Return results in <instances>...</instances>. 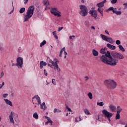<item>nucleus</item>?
I'll return each mask as SVG.
<instances>
[{"label": "nucleus", "mask_w": 127, "mask_h": 127, "mask_svg": "<svg viewBox=\"0 0 127 127\" xmlns=\"http://www.w3.org/2000/svg\"><path fill=\"white\" fill-rule=\"evenodd\" d=\"M14 117H17V114L13 112H11L10 115L9 116V121L11 124H14V121L13 120Z\"/></svg>", "instance_id": "11"}, {"label": "nucleus", "mask_w": 127, "mask_h": 127, "mask_svg": "<svg viewBox=\"0 0 127 127\" xmlns=\"http://www.w3.org/2000/svg\"><path fill=\"white\" fill-rule=\"evenodd\" d=\"M25 1L24 2L25 4H26V3H27V2H28V0H25Z\"/></svg>", "instance_id": "63"}, {"label": "nucleus", "mask_w": 127, "mask_h": 127, "mask_svg": "<svg viewBox=\"0 0 127 127\" xmlns=\"http://www.w3.org/2000/svg\"><path fill=\"white\" fill-rule=\"evenodd\" d=\"M84 113L86 115H90V112H89V111L87 109H84Z\"/></svg>", "instance_id": "38"}, {"label": "nucleus", "mask_w": 127, "mask_h": 127, "mask_svg": "<svg viewBox=\"0 0 127 127\" xmlns=\"http://www.w3.org/2000/svg\"><path fill=\"white\" fill-rule=\"evenodd\" d=\"M8 96V94L6 93V94L3 95V97L6 98V97H7Z\"/></svg>", "instance_id": "47"}, {"label": "nucleus", "mask_w": 127, "mask_h": 127, "mask_svg": "<svg viewBox=\"0 0 127 127\" xmlns=\"http://www.w3.org/2000/svg\"><path fill=\"white\" fill-rule=\"evenodd\" d=\"M43 3L44 5H48L49 4V1H48V0H43Z\"/></svg>", "instance_id": "28"}, {"label": "nucleus", "mask_w": 127, "mask_h": 127, "mask_svg": "<svg viewBox=\"0 0 127 127\" xmlns=\"http://www.w3.org/2000/svg\"><path fill=\"white\" fill-rule=\"evenodd\" d=\"M63 28H64V27H59V29H58V31H61V30H62V29H63Z\"/></svg>", "instance_id": "50"}, {"label": "nucleus", "mask_w": 127, "mask_h": 127, "mask_svg": "<svg viewBox=\"0 0 127 127\" xmlns=\"http://www.w3.org/2000/svg\"><path fill=\"white\" fill-rule=\"evenodd\" d=\"M33 117L35 119V120H38V114H37V113L35 112L33 114Z\"/></svg>", "instance_id": "30"}, {"label": "nucleus", "mask_w": 127, "mask_h": 127, "mask_svg": "<svg viewBox=\"0 0 127 127\" xmlns=\"http://www.w3.org/2000/svg\"><path fill=\"white\" fill-rule=\"evenodd\" d=\"M108 10H112V11L113 12L115 10H114V8L113 7H111L108 9Z\"/></svg>", "instance_id": "48"}, {"label": "nucleus", "mask_w": 127, "mask_h": 127, "mask_svg": "<svg viewBox=\"0 0 127 127\" xmlns=\"http://www.w3.org/2000/svg\"><path fill=\"white\" fill-rule=\"evenodd\" d=\"M12 4L13 7V9L10 12L9 14H11V13H12V12H13L14 10V7H13V2H12Z\"/></svg>", "instance_id": "41"}, {"label": "nucleus", "mask_w": 127, "mask_h": 127, "mask_svg": "<svg viewBox=\"0 0 127 127\" xmlns=\"http://www.w3.org/2000/svg\"><path fill=\"white\" fill-rule=\"evenodd\" d=\"M44 73L45 76H47V75H48V73H47V71H46V69L44 70Z\"/></svg>", "instance_id": "45"}, {"label": "nucleus", "mask_w": 127, "mask_h": 127, "mask_svg": "<svg viewBox=\"0 0 127 127\" xmlns=\"http://www.w3.org/2000/svg\"><path fill=\"white\" fill-rule=\"evenodd\" d=\"M123 111V109L121 108V106H118L117 107V113L121 114V112Z\"/></svg>", "instance_id": "26"}, {"label": "nucleus", "mask_w": 127, "mask_h": 127, "mask_svg": "<svg viewBox=\"0 0 127 127\" xmlns=\"http://www.w3.org/2000/svg\"><path fill=\"white\" fill-rule=\"evenodd\" d=\"M118 47H119L120 50H121V51H122V52H125V51H126V50L125 49V48H124V47H123L122 45H119L118 46Z\"/></svg>", "instance_id": "24"}, {"label": "nucleus", "mask_w": 127, "mask_h": 127, "mask_svg": "<svg viewBox=\"0 0 127 127\" xmlns=\"http://www.w3.org/2000/svg\"><path fill=\"white\" fill-rule=\"evenodd\" d=\"M119 60H117L116 58H113V57L110 59H108L107 61L105 60H103V63H104V64H107L110 66H116Z\"/></svg>", "instance_id": "4"}, {"label": "nucleus", "mask_w": 127, "mask_h": 127, "mask_svg": "<svg viewBox=\"0 0 127 127\" xmlns=\"http://www.w3.org/2000/svg\"><path fill=\"white\" fill-rule=\"evenodd\" d=\"M112 56L113 58H115V59H117V60H121L125 58V57H124V55L121 53H117V52L113 53Z\"/></svg>", "instance_id": "7"}, {"label": "nucleus", "mask_w": 127, "mask_h": 127, "mask_svg": "<svg viewBox=\"0 0 127 127\" xmlns=\"http://www.w3.org/2000/svg\"><path fill=\"white\" fill-rule=\"evenodd\" d=\"M102 114L105 118H108L109 122H111V118L113 117V114L112 113L107 111V110L104 109L102 110Z\"/></svg>", "instance_id": "8"}, {"label": "nucleus", "mask_w": 127, "mask_h": 127, "mask_svg": "<svg viewBox=\"0 0 127 127\" xmlns=\"http://www.w3.org/2000/svg\"><path fill=\"white\" fill-rule=\"evenodd\" d=\"M116 44L117 45H120V44H121V41H120L119 40H117L116 41Z\"/></svg>", "instance_id": "40"}, {"label": "nucleus", "mask_w": 127, "mask_h": 127, "mask_svg": "<svg viewBox=\"0 0 127 127\" xmlns=\"http://www.w3.org/2000/svg\"><path fill=\"white\" fill-rule=\"evenodd\" d=\"M65 47H64L60 51V54H62V53H63V51H65Z\"/></svg>", "instance_id": "43"}, {"label": "nucleus", "mask_w": 127, "mask_h": 127, "mask_svg": "<svg viewBox=\"0 0 127 127\" xmlns=\"http://www.w3.org/2000/svg\"><path fill=\"white\" fill-rule=\"evenodd\" d=\"M91 29H93V30H95L96 29V28H95V27H94V26H91Z\"/></svg>", "instance_id": "60"}, {"label": "nucleus", "mask_w": 127, "mask_h": 127, "mask_svg": "<svg viewBox=\"0 0 127 127\" xmlns=\"http://www.w3.org/2000/svg\"><path fill=\"white\" fill-rule=\"evenodd\" d=\"M89 13L92 17L94 18V19H98L97 18V16H98V12H97V10H91L89 11Z\"/></svg>", "instance_id": "10"}, {"label": "nucleus", "mask_w": 127, "mask_h": 127, "mask_svg": "<svg viewBox=\"0 0 127 127\" xmlns=\"http://www.w3.org/2000/svg\"><path fill=\"white\" fill-rule=\"evenodd\" d=\"M121 119V115H120V113H117L116 116V120H120Z\"/></svg>", "instance_id": "32"}, {"label": "nucleus", "mask_w": 127, "mask_h": 127, "mask_svg": "<svg viewBox=\"0 0 127 127\" xmlns=\"http://www.w3.org/2000/svg\"><path fill=\"white\" fill-rule=\"evenodd\" d=\"M62 111H61V110H58L57 108H55L54 110V113H61Z\"/></svg>", "instance_id": "33"}, {"label": "nucleus", "mask_w": 127, "mask_h": 127, "mask_svg": "<svg viewBox=\"0 0 127 127\" xmlns=\"http://www.w3.org/2000/svg\"><path fill=\"white\" fill-rule=\"evenodd\" d=\"M104 9H103V8H98L97 9V11H98V12H100V13H101L102 16H104V12H103Z\"/></svg>", "instance_id": "22"}, {"label": "nucleus", "mask_w": 127, "mask_h": 127, "mask_svg": "<svg viewBox=\"0 0 127 127\" xmlns=\"http://www.w3.org/2000/svg\"><path fill=\"white\" fill-rule=\"evenodd\" d=\"M87 96L88 98L90 99V100H92L93 99V94L91 92H89L87 94Z\"/></svg>", "instance_id": "29"}, {"label": "nucleus", "mask_w": 127, "mask_h": 127, "mask_svg": "<svg viewBox=\"0 0 127 127\" xmlns=\"http://www.w3.org/2000/svg\"><path fill=\"white\" fill-rule=\"evenodd\" d=\"M80 9L81 10L79 11V13L82 16H86L88 15V8L87 6L84 5H79Z\"/></svg>", "instance_id": "5"}, {"label": "nucleus", "mask_w": 127, "mask_h": 127, "mask_svg": "<svg viewBox=\"0 0 127 127\" xmlns=\"http://www.w3.org/2000/svg\"><path fill=\"white\" fill-rule=\"evenodd\" d=\"M107 46L109 49L111 50H115L116 49V46H114L113 45H111V44H107Z\"/></svg>", "instance_id": "17"}, {"label": "nucleus", "mask_w": 127, "mask_h": 127, "mask_svg": "<svg viewBox=\"0 0 127 127\" xmlns=\"http://www.w3.org/2000/svg\"><path fill=\"white\" fill-rule=\"evenodd\" d=\"M51 12L52 14H54V15H55L56 16H58V17H60L61 16V15L59 12H57V8H54L51 9Z\"/></svg>", "instance_id": "13"}, {"label": "nucleus", "mask_w": 127, "mask_h": 127, "mask_svg": "<svg viewBox=\"0 0 127 127\" xmlns=\"http://www.w3.org/2000/svg\"><path fill=\"white\" fill-rule=\"evenodd\" d=\"M18 52H22V49L20 47L18 48Z\"/></svg>", "instance_id": "46"}, {"label": "nucleus", "mask_w": 127, "mask_h": 127, "mask_svg": "<svg viewBox=\"0 0 127 127\" xmlns=\"http://www.w3.org/2000/svg\"><path fill=\"white\" fill-rule=\"evenodd\" d=\"M72 37H73V38H75V35L69 36V39H72Z\"/></svg>", "instance_id": "55"}, {"label": "nucleus", "mask_w": 127, "mask_h": 127, "mask_svg": "<svg viewBox=\"0 0 127 127\" xmlns=\"http://www.w3.org/2000/svg\"><path fill=\"white\" fill-rule=\"evenodd\" d=\"M4 85V82H3L1 85H0V89H1L2 88V86H3Z\"/></svg>", "instance_id": "53"}, {"label": "nucleus", "mask_w": 127, "mask_h": 127, "mask_svg": "<svg viewBox=\"0 0 127 127\" xmlns=\"http://www.w3.org/2000/svg\"><path fill=\"white\" fill-rule=\"evenodd\" d=\"M81 2L84 3L87 1V0H81Z\"/></svg>", "instance_id": "58"}, {"label": "nucleus", "mask_w": 127, "mask_h": 127, "mask_svg": "<svg viewBox=\"0 0 127 127\" xmlns=\"http://www.w3.org/2000/svg\"><path fill=\"white\" fill-rule=\"evenodd\" d=\"M32 102L33 104H35L36 105H38V106L40 105L41 109L42 110H46L47 109L45 105V102H43V103L41 104V100L38 95H35L32 98Z\"/></svg>", "instance_id": "2"}, {"label": "nucleus", "mask_w": 127, "mask_h": 127, "mask_svg": "<svg viewBox=\"0 0 127 127\" xmlns=\"http://www.w3.org/2000/svg\"><path fill=\"white\" fill-rule=\"evenodd\" d=\"M64 55H65V56L67 55V52H66V51H65V50H64Z\"/></svg>", "instance_id": "64"}, {"label": "nucleus", "mask_w": 127, "mask_h": 127, "mask_svg": "<svg viewBox=\"0 0 127 127\" xmlns=\"http://www.w3.org/2000/svg\"><path fill=\"white\" fill-rule=\"evenodd\" d=\"M107 2V0H104L103 1L97 3L96 5L98 6L99 8L103 7H104V3H106Z\"/></svg>", "instance_id": "16"}, {"label": "nucleus", "mask_w": 127, "mask_h": 127, "mask_svg": "<svg viewBox=\"0 0 127 127\" xmlns=\"http://www.w3.org/2000/svg\"><path fill=\"white\" fill-rule=\"evenodd\" d=\"M113 57L111 55V53L109 51H107V53L105 54V55H102L101 58L100 60L102 61V62L104 63L103 60H106V61L110 59V58H112Z\"/></svg>", "instance_id": "6"}, {"label": "nucleus", "mask_w": 127, "mask_h": 127, "mask_svg": "<svg viewBox=\"0 0 127 127\" xmlns=\"http://www.w3.org/2000/svg\"><path fill=\"white\" fill-rule=\"evenodd\" d=\"M103 49L104 50V51H105L106 53H107V51H107V49H107V48H104Z\"/></svg>", "instance_id": "62"}, {"label": "nucleus", "mask_w": 127, "mask_h": 127, "mask_svg": "<svg viewBox=\"0 0 127 127\" xmlns=\"http://www.w3.org/2000/svg\"><path fill=\"white\" fill-rule=\"evenodd\" d=\"M47 64L45 62L41 61L40 63V69H43L44 66H46Z\"/></svg>", "instance_id": "18"}, {"label": "nucleus", "mask_w": 127, "mask_h": 127, "mask_svg": "<svg viewBox=\"0 0 127 127\" xmlns=\"http://www.w3.org/2000/svg\"><path fill=\"white\" fill-rule=\"evenodd\" d=\"M24 11H25V8L24 7H22L19 10L20 13H23Z\"/></svg>", "instance_id": "31"}, {"label": "nucleus", "mask_w": 127, "mask_h": 127, "mask_svg": "<svg viewBox=\"0 0 127 127\" xmlns=\"http://www.w3.org/2000/svg\"><path fill=\"white\" fill-rule=\"evenodd\" d=\"M34 9H35L34 5H31L29 7L27 10L26 14L24 16V22L28 21V19L32 17V15H33V13H34Z\"/></svg>", "instance_id": "1"}, {"label": "nucleus", "mask_w": 127, "mask_h": 127, "mask_svg": "<svg viewBox=\"0 0 127 127\" xmlns=\"http://www.w3.org/2000/svg\"><path fill=\"white\" fill-rule=\"evenodd\" d=\"M66 109H67L68 112H71V109H70V108H68V106H66Z\"/></svg>", "instance_id": "52"}, {"label": "nucleus", "mask_w": 127, "mask_h": 127, "mask_svg": "<svg viewBox=\"0 0 127 127\" xmlns=\"http://www.w3.org/2000/svg\"><path fill=\"white\" fill-rule=\"evenodd\" d=\"M107 42H109L111 44H113L114 42H115V40H113L112 38L108 37L107 40H106Z\"/></svg>", "instance_id": "20"}, {"label": "nucleus", "mask_w": 127, "mask_h": 127, "mask_svg": "<svg viewBox=\"0 0 127 127\" xmlns=\"http://www.w3.org/2000/svg\"><path fill=\"white\" fill-rule=\"evenodd\" d=\"M57 34V32L56 31H55L53 32V35H54V36L55 35H56Z\"/></svg>", "instance_id": "51"}, {"label": "nucleus", "mask_w": 127, "mask_h": 127, "mask_svg": "<svg viewBox=\"0 0 127 127\" xmlns=\"http://www.w3.org/2000/svg\"><path fill=\"white\" fill-rule=\"evenodd\" d=\"M54 36V37H55L56 39H58V36H57V34L56 35H55V36Z\"/></svg>", "instance_id": "61"}, {"label": "nucleus", "mask_w": 127, "mask_h": 127, "mask_svg": "<svg viewBox=\"0 0 127 127\" xmlns=\"http://www.w3.org/2000/svg\"><path fill=\"white\" fill-rule=\"evenodd\" d=\"M100 53L101 54H105V53H106L104 49H101L100 50Z\"/></svg>", "instance_id": "37"}, {"label": "nucleus", "mask_w": 127, "mask_h": 127, "mask_svg": "<svg viewBox=\"0 0 127 127\" xmlns=\"http://www.w3.org/2000/svg\"><path fill=\"white\" fill-rule=\"evenodd\" d=\"M97 106H100V107H103V106H104V102H97Z\"/></svg>", "instance_id": "35"}, {"label": "nucleus", "mask_w": 127, "mask_h": 127, "mask_svg": "<svg viewBox=\"0 0 127 127\" xmlns=\"http://www.w3.org/2000/svg\"><path fill=\"white\" fill-rule=\"evenodd\" d=\"M48 65L49 66V67H50L51 68H52V66H53V64H48Z\"/></svg>", "instance_id": "57"}, {"label": "nucleus", "mask_w": 127, "mask_h": 127, "mask_svg": "<svg viewBox=\"0 0 127 127\" xmlns=\"http://www.w3.org/2000/svg\"><path fill=\"white\" fill-rule=\"evenodd\" d=\"M17 63L15 65L18 67V68H21L23 65V59L22 58L18 57L16 60Z\"/></svg>", "instance_id": "9"}, {"label": "nucleus", "mask_w": 127, "mask_h": 127, "mask_svg": "<svg viewBox=\"0 0 127 127\" xmlns=\"http://www.w3.org/2000/svg\"><path fill=\"white\" fill-rule=\"evenodd\" d=\"M117 1H118V0H111V3H117Z\"/></svg>", "instance_id": "42"}, {"label": "nucleus", "mask_w": 127, "mask_h": 127, "mask_svg": "<svg viewBox=\"0 0 127 127\" xmlns=\"http://www.w3.org/2000/svg\"><path fill=\"white\" fill-rule=\"evenodd\" d=\"M104 84L108 89L110 90H114L117 88L118 83L113 79H108L104 81Z\"/></svg>", "instance_id": "3"}, {"label": "nucleus", "mask_w": 127, "mask_h": 127, "mask_svg": "<svg viewBox=\"0 0 127 127\" xmlns=\"http://www.w3.org/2000/svg\"><path fill=\"white\" fill-rule=\"evenodd\" d=\"M4 101L7 105H8L10 107H12V102H11L10 100H9L8 99H4Z\"/></svg>", "instance_id": "19"}, {"label": "nucleus", "mask_w": 127, "mask_h": 127, "mask_svg": "<svg viewBox=\"0 0 127 127\" xmlns=\"http://www.w3.org/2000/svg\"><path fill=\"white\" fill-rule=\"evenodd\" d=\"M113 13H116L117 15H120V14H122V11L113 10Z\"/></svg>", "instance_id": "27"}, {"label": "nucleus", "mask_w": 127, "mask_h": 127, "mask_svg": "<svg viewBox=\"0 0 127 127\" xmlns=\"http://www.w3.org/2000/svg\"><path fill=\"white\" fill-rule=\"evenodd\" d=\"M119 124L120 125H122L123 126H125V125H126V124L125 123V122L122 121H119Z\"/></svg>", "instance_id": "39"}, {"label": "nucleus", "mask_w": 127, "mask_h": 127, "mask_svg": "<svg viewBox=\"0 0 127 127\" xmlns=\"http://www.w3.org/2000/svg\"><path fill=\"white\" fill-rule=\"evenodd\" d=\"M92 54H93V56L97 57V56H98V55H99V52H98V51H97L96 50L93 49L92 50Z\"/></svg>", "instance_id": "21"}, {"label": "nucleus", "mask_w": 127, "mask_h": 127, "mask_svg": "<svg viewBox=\"0 0 127 127\" xmlns=\"http://www.w3.org/2000/svg\"><path fill=\"white\" fill-rule=\"evenodd\" d=\"M81 121V116H79V117H77L75 118V122L76 123H78V122H80Z\"/></svg>", "instance_id": "36"}, {"label": "nucleus", "mask_w": 127, "mask_h": 127, "mask_svg": "<svg viewBox=\"0 0 127 127\" xmlns=\"http://www.w3.org/2000/svg\"><path fill=\"white\" fill-rule=\"evenodd\" d=\"M105 33H107V34L110 35V33H109V32L107 30H105Z\"/></svg>", "instance_id": "59"}, {"label": "nucleus", "mask_w": 127, "mask_h": 127, "mask_svg": "<svg viewBox=\"0 0 127 127\" xmlns=\"http://www.w3.org/2000/svg\"><path fill=\"white\" fill-rule=\"evenodd\" d=\"M47 61H48V62H49V63H51V64H52L53 65H54L55 64V62H54L53 61H52V60L50 59V58H48Z\"/></svg>", "instance_id": "25"}, {"label": "nucleus", "mask_w": 127, "mask_h": 127, "mask_svg": "<svg viewBox=\"0 0 127 127\" xmlns=\"http://www.w3.org/2000/svg\"><path fill=\"white\" fill-rule=\"evenodd\" d=\"M85 23L86 26H89V22L88 21H85Z\"/></svg>", "instance_id": "49"}, {"label": "nucleus", "mask_w": 127, "mask_h": 127, "mask_svg": "<svg viewBox=\"0 0 127 127\" xmlns=\"http://www.w3.org/2000/svg\"><path fill=\"white\" fill-rule=\"evenodd\" d=\"M100 36L101 37V38L105 41H107L108 39V37L105 35L101 34Z\"/></svg>", "instance_id": "23"}, {"label": "nucleus", "mask_w": 127, "mask_h": 127, "mask_svg": "<svg viewBox=\"0 0 127 127\" xmlns=\"http://www.w3.org/2000/svg\"><path fill=\"white\" fill-rule=\"evenodd\" d=\"M3 76H4V73H3V72H1L0 77H3Z\"/></svg>", "instance_id": "56"}, {"label": "nucleus", "mask_w": 127, "mask_h": 127, "mask_svg": "<svg viewBox=\"0 0 127 127\" xmlns=\"http://www.w3.org/2000/svg\"><path fill=\"white\" fill-rule=\"evenodd\" d=\"M52 83L54 85H56V81H55V79H52Z\"/></svg>", "instance_id": "44"}, {"label": "nucleus", "mask_w": 127, "mask_h": 127, "mask_svg": "<svg viewBox=\"0 0 127 127\" xmlns=\"http://www.w3.org/2000/svg\"><path fill=\"white\" fill-rule=\"evenodd\" d=\"M45 119H47V122L45 123V125H48V124H51V126H53V121L50 119V118L48 117L47 116H45Z\"/></svg>", "instance_id": "15"}, {"label": "nucleus", "mask_w": 127, "mask_h": 127, "mask_svg": "<svg viewBox=\"0 0 127 127\" xmlns=\"http://www.w3.org/2000/svg\"><path fill=\"white\" fill-rule=\"evenodd\" d=\"M109 109H110V111H111V112H113L114 113H116V112H117V107H116L113 104H111L109 106Z\"/></svg>", "instance_id": "14"}, {"label": "nucleus", "mask_w": 127, "mask_h": 127, "mask_svg": "<svg viewBox=\"0 0 127 127\" xmlns=\"http://www.w3.org/2000/svg\"><path fill=\"white\" fill-rule=\"evenodd\" d=\"M85 81H88L89 80V77L85 76Z\"/></svg>", "instance_id": "54"}, {"label": "nucleus", "mask_w": 127, "mask_h": 127, "mask_svg": "<svg viewBox=\"0 0 127 127\" xmlns=\"http://www.w3.org/2000/svg\"><path fill=\"white\" fill-rule=\"evenodd\" d=\"M46 44V41L44 40L42 43H40V47H42V46H44V45H45Z\"/></svg>", "instance_id": "34"}, {"label": "nucleus", "mask_w": 127, "mask_h": 127, "mask_svg": "<svg viewBox=\"0 0 127 127\" xmlns=\"http://www.w3.org/2000/svg\"><path fill=\"white\" fill-rule=\"evenodd\" d=\"M55 64L53 65L54 67V69L57 70L58 72H60L61 71V69H60V68L59 67V66H58V64H59V62L58 60H57V59H55Z\"/></svg>", "instance_id": "12"}]
</instances>
